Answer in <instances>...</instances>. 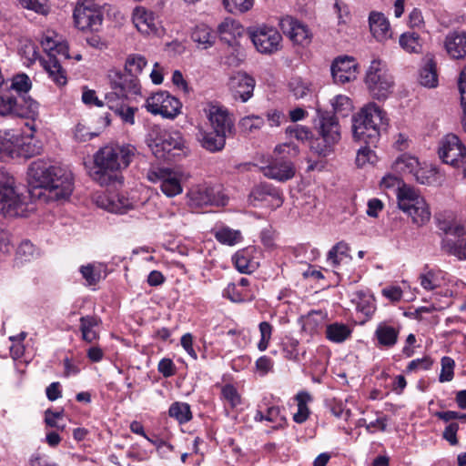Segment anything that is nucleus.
I'll use <instances>...</instances> for the list:
<instances>
[{
  "label": "nucleus",
  "mask_w": 466,
  "mask_h": 466,
  "mask_svg": "<svg viewBox=\"0 0 466 466\" xmlns=\"http://www.w3.org/2000/svg\"><path fill=\"white\" fill-rule=\"evenodd\" d=\"M28 211V198L17 192L13 177L0 170V214L25 217Z\"/></svg>",
  "instance_id": "7"
},
{
  "label": "nucleus",
  "mask_w": 466,
  "mask_h": 466,
  "mask_svg": "<svg viewBox=\"0 0 466 466\" xmlns=\"http://www.w3.org/2000/svg\"><path fill=\"white\" fill-rule=\"evenodd\" d=\"M62 411H52L51 410H47L45 412L46 424L51 428H55L59 431H64L66 428V425L62 421Z\"/></svg>",
  "instance_id": "57"
},
{
  "label": "nucleus",
  "mask_w": 466,
  "mask_h": 466,
  "mask_svg": "<svg viewBox=\"0 0 466 466\" xmlns=\"http://www.w3.org/2000/svg\"><path fill=\"white\" fill-rule=\"evenodd\" d=\"M420 83L427 87H434L438 83L436 65L432 59L426 62L420 72Z\"/></svg>",
  "instance_id": "44"
},
{
  "label": "nucleus",
  "mask_w": 466,
  "mask_h": 466,
  "mask_svg": "<svg viewBox=\"0 0 466 466\" xmlns=\"http://www.w3.org/2000/svg\"><path fill=\"white\" fill-rule=\"evenodd\" d=\"M349 250H350V247L346 242H344V241L338 242L329 251L328 257H327L328 261L333 267H337L338 265L340 264L341 260L344 258H350V255L348 254Z\"/></svg>",
  "instance_id": "49"
},
{
  "label": "nucleus",
  "mask_w": 466,
  "mask_h": 466,
  "mask_svg": "<svg viewBox=\"0 0 466 466\" xmlns=\"http://www.w3.org/2000/svg\"><path fill=\"white\" fill-rule=\"evenodd\" d=\"M250 38L259 53L272 54L279 49L282 37L277 29L264 25L252 31Z\"/></svg>",
  "instance_id": "16"
},
{
  "label": "nucleus",
  "mask_w": 466,
  "mask_h": 466,
  "mask_svg": "<svg viewBox=\"0 0 466 466\" xmlns=\"http://www.w3.org/2000/svg\"><path fill=\"white\" fill-rule=\"evenodd\" d=\"M325 315L321 311L309 312L303 320V329L310 334L318 333L323 327Z\"/></svg>",
  "instance_id": "45"
},
{
  "label": "nucleus",
  "mask_w": 466,
  "mask_h": 466,
  "mask_svg": "<svg viewBox=\"0 0 466 466\" xmlns=\"http://www.w3.org/2000/svg\"><path fill=\"white\" fill-rule=\"evenodd\" d=\"M351 300L356 304L357 310L366 317H370L374 313L376 307L371 294L359 290L353 293Z\"/></svg>",
  "instance_id": "35"
},
{
  "label": "nucleus",
  "mask_w": 466,
  "mask_h": 466,
  "mask_svg": "<svg viewBox=\"0 0 466 466\" xmlns=\"http://www.w3.org/2000/svg\"><path fill=\"white\" fill-rule=\"evenodd\" d=\"M44 64L49 76L56 85L64 86L66 84V73L56 54H48L47 58L44 60Z\"/></svg>",
  "instance_id": "33"
},
{
  "label": "nucleus",
  "mask_w": 466,
  "mask_h": 466,
  "mask_svg": "<svg viewBox=\"0 0 466 466\" xmlns=\"http://www.w3.org/2000/svg\"><path fill=\"white\" fill-rule=\"evenodd\" d=\"M441 370L439 376L440 382H449L453 380L455 361L452 358L444 356L441 360Z\"/></svg>",
  "instance_id": "55"
},
{
  "label": "nucleus",
  "mask_w": 466,
  "mask_h": 466,
  "mask_svg": "<svg viewBox=\"0 0 466 466\" xmlns=\"http://www.w3.org/2000/svg\"><path fill=\"white\" fill-rule=\"evenodd\" d=\"M289 87L296 99H301L312 93V84L301 77H294L289 83Z\"/></svg>",
  "instance_id": "46"
},
{
  "label": "nucleus",
  "mask_w": 466,
  "mask_h": 466,
  "mask_svg": "<svg viewBox=\"0 0 466 466\" xmlns=\"http://www.w3.org/2000/svg\"><path fill=\"white\" fill-rule=\"evenodd\" d=\"M181 106L180 101L167 91H158L146 100V108L148 112L170 119L180 113Z\"/></svg>",
  "instance_id": "13"
},
{
  "label": "nucleus",
  "mask_w": 466,
  "mask_h": 466,
  "mask_svg": "<svg viewBox=\"0 0 466 466\" xmlns=\"http://www.w3.org/2000/svg\"><path fill=\"white\" fill-rule=\"evenodd\" d=\"M444 46L451 57L464 58L466 56V33L459 31L449 33L445 37Z\"/></svg>",
  "instance_id": "26"
},
{
  "label": "nucleus",
  "mask_w": 466,
  "mask_h": 466,
  "mask_svg": "<svg viewBox=\"0 0 466 466\" xmlns=\"http://www.w3.org/2000/svg\"><path fill=\"white\" fill-rule=\"evenodd\" d=\"M441 249L448 256L455 257L458 260H466V238L460 237L457 239L443 238L441 241Z\"/></svg>",
  "instance_id": "31"
},
{
  "label": "nucleus",
  "mask_w": 466,
  "mask_h": 466,
  "mask_svg": "<svg viewBox=\"0 0 466 466\" xmlns=\"http://www.w3.org/2000/svg\"><path fill=\"white\" fill-rule=\"evenodd\" d=\"M135 150L131 145L106 146L100 148L94 156L91 177L101 186L109 185L116 180L117 172L130 164Z\"/></svg>",
  "instance_id": "3"
},
{
  "label": "nucleus",
  "mask_w": 466,
  "mask_h": 466,
  "mask_svg": "<svg viewBox=\"0 0 466 466\" xmlns=\"http://www.w3.org/2000/svg\"><path fill=\"white\" fill-rule=\"evenodd\" d=\"M268 196L277 200L278 206L282 204V198L279 191L277 188H275L271 184L261 183L255 187L250 193V197L253 198L254 200L258 201L266 200V198Z\"/></svg>",
  "instance_id": "38"
},
{
  "label": "nucleus",
  "mask_w": 466,
  "mask_h": 466,
  "mask_svg": "<svg viewBox=\"0 0 466 466\" xmlns=\"http://www.w3.org/2000/svg\"><path fill=\"white\" fill-rule=\"evenodd\" d=\"M216 37L213 30L205 24L197 25L191 35L192 40L202 49L211 47L215 44Z\"/></svg>",
  "instance_id": "34"
},
{
  "label": "nucleus",
  "mask_w": 466,
  "mask_h": 466,
  "mask_svg": "<svg viewBox=\"0 0 466 466\" xmlns=\"http://www.w3.org/2000/svg\"><path fill=\"white\" fill-rule=\"evenodd\" d=\"M38 255L37 249L29 240H24L20 243L16 249V259L21 262L30 261Z\"/></svg>",
  "instance_id": "53"
},
{
  "label": "nucleus",
  "mask_w": 466,
  "mask_h": 466,
  "mask_svg": "<svg viewBox=\"0 0 466 466\" xmlns=\"http://www.w3.org/2000/svg\"><path fill=\"white\" fill-rule=\"evenodd\" d=\"M98 204L101 208L112 213H126L133 208L132 201L121 194H111L100 198Z\"/></svg>",
  "instance_id": "28"
},
{
  "label": "nucleus",
  "mask_w": 466,
  "mask_h": 466,
  "mask_svg": "<svg viewBox=\"0 0 466 466\" xmlns=\"http://www.w3.org/2000/svg\"><path fill=\"white\" fill-rule=\"evenodd\" d=\"M208 118L212 130L220 132L228 137L232 133L234 123L228 111L220 106H211L208 109Z\"/></svg>",
  "instance_id": "22"
},
{
  "label": "nucleus",
  "mask_w": 466,
  "mask_h": 466,
  "mask_svg": "<svg viewBox=\"0 0 466 466\" xmlns=\"http://www.w3.org/2000/svg\"><path fill=\"white\" fill-rule=\"evenodd\" d=\"M225 8L232 14L244 13L253 5L252 0H223Z\"/></svg>",
  "instance_id": "58"
},
{
  "label": "nucleus",
  "mask_w": 466,
  "mask_h": 466,
  "mask_svg": "<svg viewBox=\"0 0 466 466\" xmlns=\"http://www.w3.org/2000/svg\"><path fill=\"white\" fill-rule=\"evenodd\" d=\"M365 84L371 96L381 100L387 98L391 93L394 81L385 63L380 59H374L367 70Z\"/></svg>",
  "instance_id": "9"
},
{
  "label": "nucleus",
  "mask_w": 466,
  "mask_h": 466,
  "mask_svg": "<svg viewBox=\"0 0 466 466\" xmlns=\"http://www.w3.org/2000/svg\"><path fill=\"white\" fill-rule=\"evenodd\" d=\"M79 321V329L82 333V339L88 343L97 339L98 333L96 330V328L101 323L100 318L97 316L86 315L81 317Z\"/></svg>",
  "instance_id": "32"
},
{
  "label": "nucleus",
  "mask_w": 466,
  "mask_h": 466,
  "mask_svg": "<svg viewBox=\"0 0 466 466\" xmlns=\"http://www.w3.org/2000/svg\"><path fill=\"white\" fill-rule=\"evenodd\" d=\"M29 185L48 191V198L66 199L73 192V176L66 168L44 159L33 161L27 170Z\"/></svg>",
  "instance_id": "1"
},
{
  "label": "nucleus",
  "mask_w": 466,
  "mask_h": 466,
  "mask_svg": "<svg viewBox=\"0 0 466 466\" xmlns=\"http://www.w3.org/2000/svg\"><path fill=\"white\" fill-rule=\"evenodd\" d=\"M187 198L192 208L224 207L228 202V197L219 185H198L188 191Z\"/></svg>",
  "instance_id": "10"
},
{
  "label": "nucleus",
  "mask_w": 466,
  "mask_h": 466,
  "mask_svg": "<svg viewBox=\"0 0 466 466\" xmlns=\"http://www.w3.org/2000/svg\"><path fill=\"white\" fill-rule=\"evenodd\" d=\"M148 180L159 183L161 191L168 198L182 193L181 176L178 172L166 167H154L148 170Z\"/></svg>",
  "instance_id": "14"
},
{
  "label": "nucleus",
  "mask_w": 466,
  "mask_h": 466,
  "mask_svg": "<svg viewBox=\"0 0 466 466\" xmlns=\"http://www.w3.org/2000/svg\"><path fill=\"white\" fill-rule=\"evenodd\" d=\"M437 228L445 235L455 237L466 236V225L458 220L456 215L450 210H444L436 215Z\"/></svg>",
  "instance_id": "21"
},
{
  "label": "nucleus",
  "mask_w": 466,
  "mask_h": 466,
  "mask_svg": "<svg viewBox=\"0 0 466 466\" xmlns=\"http://www.w3.org/2000/svg\"><path fill=\"white\" fill-rule=\"evenodd\" d=\"M31 87L32 82L25 74L14 76L10 83L5 81L0 89V115L34 120L39 105L28 95Z\"/></svg>",
  "instance_id": "2"
},
{
  "label": "nucleus",
  "mask_w": 466,
  "mask_h": 466,
  "mask_svg": "<svg viewBox=\"0 0 466 466\" xmlns=\"http://www.w3.org/2000/svg\"><path fill=\"white\" fill-rule=\"evenodd\" d=\"M129 100H113L106 102L109 109L113 110L116 115L119 116L121 119L133 125L135 123V111L137 108L128 105Z\"/></svg>",
  "instance_id": "37"
},
{
  "label": "nucleus",
  "mask_w": 466,
  "mask_h": 466,
  "mask_svg": "<svg viewBox=\"0 0 466 466\" xmlns=\"http://www.w3.org/2000/svg\"><path fill=\"white\" fill-rule=\"evenodd\" d=\"M214 236L219 243L228 246L236 245L242 239L241 232L239 230H235L228 227L218 229Z\"/></svg>",
  "instance_id": "47"
},
{
  "label": "nucleus",
  "mask_w": 466,
  "mask_h": 466,
  "mask_svg": "<svg viewBox=\"0 0 466 466\" xmlns=\"http://www.w3.org/2000/svg\"><path fill=\"white\" fill-rule=\"evenodd\" d=\"M400 45L409 53H420L421 51L420 39L415 32L403 33L400 37Z\"/></svg>",
  "instance_id": "48"
},
{
  "label": "nucleus",
  "mask_w": 466,
  "mask_h": 466,
  "mask_svg": "<svg viewBox=\"0 0 466 466\" xmlns=\"http://www.w3.org/2000/svg\"><path fill=\"white\" fill-rule=\"evenodd\" d=\"M222 398L227 400L231 408L240 404V396L237 389L231 384H226L221 390Z\"/></svg>",
  "instance_id": "61"
},
{
  "label": "nucleus",
  "mask_w": 466,
  "mask_h": 466,
  "mask_svg": "<svg viewBox=\"0 0 466 466\" xmlns=\"http://www.w3.org/2000/svg\"><path fill=\"white\" fill-rule=\"evenodd\" d=\"M458 85L461 93V102L463 108L461 124L463 130L466 132V66L461 70L460 74Z\"/></svg>",
  "instance_id": "60"
},
{
  "label": "nucleus",
  "mask_w": 466,
  "mask_h": 466,
  "mask_svg": "<svg viewBox=\"0 0 466 466\" xmlns=\"http://www.w3.org/2000/svg\"><path fill=\"white\" fill-rule=\"evenodd\" d=\"M399 208L407 214L417 227L426 225L431 218L428 203L420 191L402 183L396 190Z\"/></svg>",
  "instance_id": "6"
},
{
  "label": "nucleus",
  "mask_w": 466,
  "mask_h": 466,
  "mask_svg": "<svg viewBox=\"0 0 466 466\" xmlns=\"http://www.w3.org/2000/svg\"><path fill=\"white\" fill-rule=\"evenodd\" d=\"M18 130H0V159L14 158L17 152Z\"/></svg>",
  "instance_id": "29"
},
{
  "label": "nucleus",
  "mask_w": 466,
  "mask_h": 466,
  "mask_svg": "<svg viewBox=\"0 0 466 466\" xmlns=\"http://www.w3.org/2000/svg\"><path fill=\"white\" fill-rule=\"evenodd\" d=\"M264 126V119L256 115L244 116L239 121V128L244 133H253Z\"/></svg>",
  "instance_id": "52"
},
{
  "label": "nucleus",
  "mask_w": 466,
  "mask_h": 466,
  "mask_svg": "<svg viewBox=\"0 0 466 466\" xmlns=\"http://www.w3.org/2000/svg\"><path fill=\"white\" fill-rule=\"evenodd\" d=\"M439 156L444 163L457 166L466 157V147L456 135L449 134L440 143Z\"/></svg>",
  "instance_id": "17"
},
{
  "label": "nucleus",
  "mask_w": 466,
  "mask_h": 466,
  "mask_svg": "<svg viewBox=\"0 0 466 466\" xmlns=\"http://www.w3.org/2000/svg\"><path fill=\"white\" fill-rule=\"evenodd\" d=\"M333 80L337 84H345L357 77V64L353 57L336 58L330 67Z\"/></svg>",
  "instance_id": "18"
},
{
  "label": "nucleus",
  "mask_w": 466,
  "mask_h": 466,
  "mask_svg": "<svg viewBox=\"0 0 466 466\" xmlns=\"http://www.w3.org/2000/svg\"><path fill=\"white\" fill-rule=\"evenodd\" d=\"M333 112H331L334 116L339 115L341 116H346L351 112L352 104L350 99L343 95L336 96L331 102Z\"/></svg>",
  "instance_id": "51"
},
{
  "label": "nucleus",
  "mask_w": 466,
  "mask_h": 466,
  "mask_svg": "<svg viewBox=\"0 0 466 466\" xmlns=\"http://www.w3.org/2000/svg\"><path fill=\"white\" fill-rule=\"evenodd\" d=\"M226 138L227 137L215 130H200L198 133V140L201 147L213 153L221 151L224 148L226 145Z\"/></svg>",
  "instance_id": "30"
},
{
  "label": "nucleus",
  "mask_w": 466,
  "mask_h": 466,
  "mask_svg": "<svg viewBox=\"0 0 466 466\" xmlns=\"http://www.w3.org/2000/svg\"><path fill=\"white\" fill-rule=\"evenodd\" d=\"M73 16L76 26L80 30L98 31L103 22L101 11L91 3L77 5Z\"/></svg>",
  "instance_id": "15"
},
{
  "label": "nucleus",
  "mask_w": 466,
  "mask_h": 466,
  "mask_svg": "<svg viewBox=\"0 0 466 466\" xmlns=\"http://www.w3.org/2000/svg\"><path fill=\"white\" fill-rule=\"evenodd\" d=\"M351 329L340 322H333L326 327V338L334 343H342L351 335Z\"/></svg>",
  "instance_id": "36"
},
{
  "label": "nucleus",
  "mask_w": 466,
  "mask_h": 466,
  "mask_svg": "<svg viewBox=\"0 0 466 466\" xmlns=\"http://www.w3.org/2000/svg\"><path fill=\"white\" fill-rule=\"evenodd\" d=\"M279 25L283 33L295 44L304 46L310 42L311 34L308 26L293 17L282 18Z\"/></svg>",
  "instance_id": "19"
},
{
  "label": "nucleus",
  "mask_w": 466,
  "mask_h": 466,
  "mask_svg": "<svg viewBox=\"0 0 466 466\" xmlns=\"http://www.w3.org/2000/svg\"><path fill=\"white\" fill-rule=\"evenodd\" d=\"M168 415L176 419L180 424L187 423L192 419L190 406L186 402L176 401L172 403L168 410Z\"/></svg>",
  "instance_id": "43"
},
{
  "label": "nucleus",
  "mask_w": 466,
  "mask_h": 466,
  "mask_svg": "<svg viewBox=\"0 0 466 466\" xmlns=\"http://www.w3.org/2000/svg\"><path fill=\"white\" fill-rule=\"evenodd\" d=\"M228 86L235 99L247 102L253 96L255 79L246 73L238 72L230 77Z\"/></svg>",
  "instance_id": "20"
},
{
  "label": "nucleus",
  "mask_w": 466,
  "mask_h": 466,
  "mask_svg": "<svg viewBox=\"0 0 466 466\" xmlns=\"http://www.w3.org/2000/svg\"><path fill=\"white\" fill-rule=\"evenodd\" d=\"M400 331V327L398 324L380 322L374 332L378 347L387 349L394 347L398 342Z\"/></svg>",
  "instance_id": "24"
},
{
  "label": "nucleus",
  "mask_w": 466,
  "mask_h": 466,
  "mask_svg": "<svg viewBox=\"0 0 466 466\" xmlns=\"http://www.w3.org/2000/svg\"><path fill=\"white\" fill-rule=\"evenodd\" d=\"M266 420L274 422L276 425L274 429L282 427L285 421V416L281 412V409L279 406L268 407L265 410Z\"/></svg>",
  "instance_id": "59"
},
{
  "label": "nucleus",
  "mask_w": 466,
  "mask_h": 466,
  "mask_svg": "<svg viewBox=\"0 0 466 466\" xmlns=\"http://www.w3.org/2000/svg\"><path fill=\"white\" fill-rule=\"evenodd\" d=\"M20 5L41 15L48 13L47 0H18Z\"/></svg>",
  "instance_id": "64"
},
{
  "label": "nucleus",
  "mask_w": 466,
  "mask_h": 466,
  "mask_svg": "<svg viewBox=\"0 0 466 466\" xmlns=\"http://www.w3.org/2000/svg\"><path fill=\"white\" fill-rule=\"evenodd\" d=\"M318 137L311 140L310 150L319 157H326L334 152L336 145L340 141L341 128L338 116L331 112L318 111Z\"/></svg>",
  "instance_id": "4"
},
{
  "label": "nucleus",
  "mask_w": 466,
  "mask_h": 466,
  "mask_svg": "<svg viewBox=\"0 0 466 466\" xmlns=\"http://www.w3.org/2000/svg\"><path fill=\"white\" fill-rule=\"evenodd\" d=\"M370 32L379 41L391 37V29L387 17L379 12H371L369 16Z\"/></svg>",
  "instance_id": "27"
},
{
  "label": "nucleus",
  "mask_w": 466,
  "mask_h": 466,
  "mask_svg": "<svg viewBox=\"0 0 466 466\" xmlns=\"http://www.w3.org/2000/svg\"><path fill=\"white\" fill-rule=\"evenodd\" d=\"M41 45L46 52L48 54H57L65 58H68L67 47L60 43H56L54 39L49 36H46L42 39Z\"/></svg>",
  "instance_id": "54"
},
{
  "label": "nucleus",
  "mask_w": 466,
  "mask_h": 466,
  "mask_svg": "<svg viewBox=\"0 0 466 466\" xmlns=\"http://www.w3.org/2000/svg\"><path fill=\"white\" fill-rule=\"evenodd\" d=\"M298 146L292 143H284L275 147L276 157L264 168V175L279 181H286L295 175L291 158L299 155Z\"/></svg>",
  "instance_id": "8"
},
{
  "label": "nucleus",
  "mask_w": 466,
  "mask_h": 466,
  "mask_svg": "<svg viewBox=\"0 0 466 466\" xmlns=\"http://www.w3.org/2000/svg\"><path fill=\"white\" fill-rule=\"evenodd\" d=\"M419 167L420 162L418 158L410 155L399 157L393 164V167L397 172L411 175H413Z\"/></svg>",
  "instance_id": "42"
},
{
  "label": "nucleus",
  "mask_w": 466,
  "mask_h": 466,
  "mask_svg": "<svg viewBox=\"0 0 466 466\" xmlns=\"http://www.w3.org/2000/svg\"><path fill=\"white\" fill-rule=\"evenodd\" d=\"M112 91L106 94V102L113 100H130L140 92V86L137 77L127 71L116 73L111 79Z\"/></svg>",
  "instance_id": "12"
},
{
  "label": "nucleus",
  "mask_w": 466,
  "mask_h": 466,
  "mask_svg": "<svg viewBox=\"0 0 466 466\" xmlns=\"http://www.w3.org/2000/svg\"><path fill=\"white\" fill-rule=\"evenodd\" d=\"M383 116L376 105H370L352 117V135L355 141L376 146L380 139V127Z\"/></svg>",
  "instance_id": "5"
},
{
  "label": "nucleus",
  "mask_w": 466,
  "mask_h": 466,
  "mask_svg": "<svg viewBox=\"0 0 466 466\" xmlns=\"http://www.w3.org/2000/svg\"><path fill=\"white\" fill-rule=\"evenodd\" d=\"M133 23L142 34H157L158 29V21L151 12L144 7H137L133 12Z\"/></svg>",
  "instance_id": "25"
},
{
  "label": "nucleus",
  "mask_w": 466,
  "mask_h": 466,
  "mask_svg": "<svg viewBox=\"0 0 466 466\" xmlns=\"http://www.w3.org/2000/svg\"><path fill=\"white\" fill-rule=\"evenodd\" d=\"M27 130H18L17 132V152L15 157H31L40 153L41 147L33 143L35 127L32 123L26 122Z\"/></svg>",
  "instance_id": "23"
},
{
  "label": "nucleus",
  "mask_w": 466,
  "mask_h": 466,
  "mask_svg": "<svg viewBox=\"0 0 466 466\" xmlns=\"http://www.w3.org/2000/svg\"><path fill=\"white\" fill-rule=\"evenodd\" d=\"M298 402V410L293 415V420L297 423L305 422L309 415V410L307 406L308 402L311 400V396L306 391L299 392L295 397Z\"/></svg>",
  "instance_id": "41"
},
{
  "label": "nucleus",
  "mask_w": 466,
  "mask_h": 466,
  "mask_svg": "<svg viewBox=\"0 0 466 466\" xmlns=\"http://www.w3.org/2000/svg\"><path fill=\"white\" fill-rule=\"evenodd\" d=\"M223 297L235 303L250 301L252 294L248 289H242L236 283H229L223 290Z\"/></svg>",
  "instance_id": "40"
},
{
  "label": "nucleus",
  "mask_w": 466,
  "mask_h": 466,
  "mask_svg": "<svg viewBox=\"0 0 466 466\" xmlns=\"http://www.w3.org/2000/svg\"><path fill=\"white\" fill-rule=\"evenodd\" d=\"M286 134L290 138H296L299 141H306L311 138L312 132L309 127L301 125H292L286 128Z\"/></svg>",
  "instance_id": "56"
},
{
  "label": "nucleus",
  "mask_w": 466,
  "mask_h": 466,
  "mask_svg": "<svg viewBox=\"0 0 466 466\" xmlns=\"http://www.w3.org/2000/svg\"><path fill=\"white\" fill-rule=\"evenodd\" d=\"M218 33L222 40L230 43L237 36L241 35L242 27L238 22L232 19H225L218 25Z\"/></svg>",
  "instance_id": "39"
},
{
  "label": "nucleus",
  "mask_w": 466,
  "mask_h": 466,
  "mask_svg": "<svg viewBox=\"0 0 466 466\" xmlns=\"http://www.w3.org/2000/svg\"><path fill=\"white\" fill-rule=\"evenodd\" d=\"M435 175L436 174L433 169L419 167L412 176L418 183L421 185H431L436 179Z\"/></svg>",
  "instance_id": "63"
},
{
  "label": "nucleus",
  "mask_w": 466,
  "mask_h": 466,
  "mask_svg": "<svg viewBox=\"0 0 466 466\" xmlns=\"http://www.w3.org/2000/svg\"><path fill=\"white\" fill-rule=\"evenodd\" d=\"M433 360L430 356H424L420 359L411 360L407 368V372H416L418 370H428L431 368Z\"/></svg>",
  "instance_id": "62"
},
{
  "label": "nucleus",
  "mask_w": 466,
  "mask_h": 466,
  "mask_svg": "<svg viewBox=\"0 0 466 466\" xmlns=\"http://www.w3.org/2000/svg\"><path fill=\"white\" fill-rule=\"evenodd\" d=\"M184 143L182 135L177 131L159 130L147 139V145L155 157L164 159L168 158L167 155L173 150H181Z\"/></svg>",
  "instance_id": "11"
},
{
  "label": "nucleus",
  "mask_w": 466,
  "mask_h": 466,
  "mask_svg": "<svg viewBox=\"0 0 466 466\" xmlns=\"http://www.w3.org/2000/svg\"><path fill=\"white\" fill-rule=\"evenodd\" d=\"M147 64V62L143 56L137 54L130 55L126 60L125 71L137 77V75L142 72Z\"/></svg>",
  "instance_id": "50"
}]
</instances>
